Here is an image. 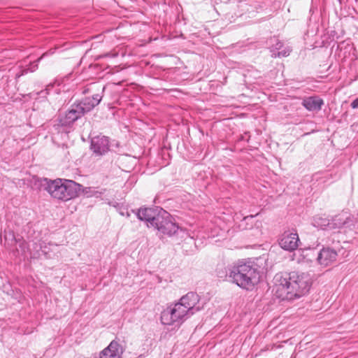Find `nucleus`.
<instances>
[{
    "label": "nucleus",
    "instance_id": "f257e3e1",
    "mask_svg": "<svg viewBox=\"0 0 358 358\" xmlns=\"http://www.w3.org/2000/svg\"><path fill=\"white\" fill-rule=\"evenodd\" d=\"M278 282L276 293L282 301H292L306 294L312 285V278L308 273L291 271L277 274Z\"/></svg>",
    "mask_w": 358,
    "mask_h": 358
},
{
    "label": "nucleus",
    "instance_id": "f03ea898",
    "mask_svg": "<svg viewBox=\"0 0 358 358\" xmlns=\"http://www.w3.org/2000/svg\"><path fill=\"white\" fill-rule=\"evenodd\" d=\"M226 278L243 289L252 290L259 282L260 273L257 264L239 261L227 268Z\"/></svg>",
    "mask_w": 358,
    "mask_h": 358
},
{
    "label": "nucleus",
    "instance_id": "7ed1b4c3",
    "mask_svg": "<svg viewBox=\"0 0 358 358\" xmlns=\"http://www.w3.org/2000/svg\"><path fill=\"white\" fill-rule=\"evenodd\" d=\"M159 210V214L155 218L153 227L158 231L159 236L162 238V236H172L176 234L178 229L179 226L176 222L175 219L172 215L163 208Z\"/></svg>",
    "mask_w": 358,
    "mask_h": 358
},
{
    "label": "nucleus",
    "instance_id": "20e7f679",
    "mask_svg": "<svg viewBox=\"0 0 358 358\" xmlns=\"http://www.w3.org/2000/svg\"><path fill=\"white\" fill-rule=\"evenodd\" d=\"M111 143L108 136L101 134L92 136L90 149L96 157L103 156L110 150Z\"/></svg>",
    "mask_w": 358,
    "mask_h": 358
},
{
    "label": "nucleus",
    "instance_id": "39448f33",
    "mask_svg": "<svg viewBox=\"0 0 358 358\" xmlns=\"http://www.w3.org/2000/svg\"><path fill=\"white\" fill-rule=\"evenodd\" d=\"M83 116L82 113L78 108V106H76V103H74L64 115H59L57 119L58 122L55 124V127L57 129L59 127H64L65 129H69L71 127L76 120Z\"/></svg>",
    "mask_w": 358,
    "mask_h": 358
},
{
    "label": "nucleus",
    "instance_id": "423d86ee",
    "mask_svg": "<svg viewBox=\"0 0 358 358\" xmlns=\"http://www.w3.org/2000/svg\"><path fill=\"white\" fill-rule=\"evenodd\" d=\"M63 178H57L55 180H50L48 178H43L41 182V185L44 187L52 197L65 201V194L62 187Z\"/></svg>",
    "mask_w": 358,
    "mask_h": 358
},
{
    "label": "nucleus",
    "instance_id": "0eeeda50",
    "mask_svg": "<svg viewBox=\"0 0 358 358\" xmlns=\"http://www.w3.org/2000/svg\"><path fill=\"white\" fill-rule=\"evenodd\" d=\"M161 209L162 208L159 207L140 208L138 210H131V212L136 215L139 220L147 222L148 227H152L154 222H155V218L159 214V210H158Z\"/></svg>",
    "mask_w": 358,
    "mask_h": 358
},
{
    "label": "nucleus",
    "instance_id": "6e6552de",
    "mask_svg": "<svg viewBox=\"0 0 358 358\" xmlns=\"http://www.w3.org/2000/svg\"><path fill=\"white\" fill-rule=\"evenodd\" d=\"M299 242L296 232L285 231L278 240L280 246L285 250L294 251L298 247Z\"/></svg>",
    "mask_w": 358,
    "mask_h": 358
},
{
    "label": "nucleus",
    "instance_id": "1a4fd4ad",
    "mask_svg": "<svg viewBox=\"0 0 358 358\" xmlns=\"http://www.w3.org/2000/svg\"><path fill=\"white\" fill-rule=\"evenodd\" d=\"M124 351L117 340H113L99 354V358H121Z\"/></svg>",
    "mask_w": 358,
    "mask_h": 358
},
{
    "label": "nucleus",
    "instance_id": "9d476101",
    "mask_svg": "<svg viewBox=\"0 0 358 358\" xmlns=\"http://www.w3.org/2000/svg\"><path fill=\"white\" fill-rule=\"evenodd\" d=\"M200 297L196 292H190L182 296L180 302L189 310L190 313L194 314L202 308V307L197 306Z\"/></svg>",
    "mask_w": 358,
    "mask_h": 358
},
{
    "label": "nucleus",
    "instance_id": "9b49d317",
    "mask_svg": "<svg viewBox=\"0 0 358 358\" xmlns=\"http://www.w3.org/2000/svg\"><path fill=\"white\" fill-rule=\"evenodd\" d=\"M62 187L65 194V201L80 196V184L74 180L63 178Z\"/></svg>",
    "mask_w": 358,
    "mask_h": 358
},
{
    "label": "nucleus",
    "instance_id": "f8f14e48",
    "mask_svg": "<svg viewBox=\"0 0 358 358\" xmlns=\"http://www.w3.org/2000/svg\"><path fill=\"white\" fill-rule=\"evenodd\" d=\"M101 96L99 94L93 95L92 97H85L81 99L78 103H76L78 106V110L84 115L85 113L91 111L95 106L99 105L101 101Z\"/></svg>",
    "mask_w": 358,
    "mask_h": 358
},
{
    "label": "nucleus",
    "instance_id": "ddd939ff",
    "mask_svg": "<svg viewBox=\"0 0 358 358\" xmlns=\"http://www.w3.org/2000/svg\"><path fill=\"white\" fill-rule=\"evenodd\" d=\"M312 224L313 225V227L316 228L326 230L340 227L341 225L344 224V222L339 223L338 224H337L335 222V220H331L327 217L316 215L313 218Z\"/></svg>",
    "mask_w": 358,
    "mask_h": 358
},
{
    "label": "nucleus",
    "instance_id": "4468645a",
    "mask_svg": "<svg viewBox=\"0 0 358 358\" xmlns=\"http://www.w3.org/2000/svg\"><path fill=\"white\" fill-rule=\"evenodd\" d=\"M337 252L329 248H323L317 255V262L322 266H327L336 259Z\"/></svg>",
    "mask_w": 358,
    "mask_h": 358
},
{
    "label": "nucleus",
    "instance_id": "2eb2a0df",
    "mask_svg": "<svg viewBox=\"0 0 358 358\" xmlns=\"http://www.w3.org/2000/svg\"><path fill=\"white\" fill-rule=\"evenodd\" d=\"M271 43L270 50L273 57H287L289 55L291 50L289 48H283V43L278 38H271Z\"/></svg>",
    "mask_w": 358,
    "mask_h": 358
},
{
    "label": "nucleus",
    "instance_id": "dca6fc26",
    "mask_svg": "<svg viewBox=\"0 0 358 358\" xmlns=\"http://www.w3.org/2000/svg\"><path fill=\"white\" fill-rule=\"evenodd\" d=\"M161 322L164 325H180V320L176 310H172L169 307L164 310L161 313Z\"/></svg>",
    "mask_w": 358,
    "mask_h": 358
},
{
    "label": "nucleus",
    "instance_id": "f3484780",
    "mask_svg": "<svg viewBox=\"0 0 358 358\" xmlns=\"http://www.w3.org/2000/svg\"><path fill=\"white\" fill-rule=\"evenodd\" d=\"M323 105V99L318 96L306 97L302 101V106L308 111H320Z\"/></svg>",
    "mask_w": 358,
    "mask_h": 358
},
{
    "label": "nucleus",
    "instance_id": "a211bd4d",
    "mask_svg": "<svg viewBox=\"0 0 358 358\" xmlns=\"http://www.w3.org/2000/svg\"><path fill=\"white\" fill-rule=\"evenodd\" d=\"M172 310H176L179 318L180 320V323H182L187 318L193 315L194 314L190 313L189 310H187L180 301L176 303L173 307H169Z\"/></svg>",
    "mask_w": 358,
    "mask_h": 358
},
{
    "label": "nucleus",
    "instance_id": "6ab92c4d",
    "mask_svg": "<svg viewBox=\"0 0 358 358\" xmlns=\"http://www.w3.org/2000/svg\"><path fill=\"white\" fill-rule=\"evenodd\" d=\"M92 187H83V185H80V195H84L87 197H91L96 193Z\"/></svg>",
    "mask_w": 358,
    "mask_h": 358
},
{
    "label": "nucleus",
    "instance_id": "aec40b11",
    "mask_svg": "<svg viewBox=\"0 0 358 358\" xmlns=\"http://www.w3.org/2000/svg\"><path fill=\"white\" fill-rule=\"evenodd\" d=\"M52 85H48L45 90H43L37 93L38 98L45 99L47 95L49 94L50 88H52Z\"/></svg>",
    "mask_w": 358,
    "mask_h": 358
},
{
    "label": "nucleus",
    "instance_id": "412c9836",
    "mask_svg": "<svg viewBox=\"0 0 358 358\" xmlns=\"http://www.w3.org/2000/svg\"><path fill=\"white\" fill-rule=\"evenodd\" d=\"M131 213H132V212L131 211L129 212L127 210H121L120 212V215H122L123 216H126L127 217H130Z\"/></svg>",
    "mask_w": 358,
    "mask_h": 358
},
{
    "label": "nucleus",
    "instance_id": "4be33fe9",
    "mask_svg": "<svg viewBox=\"0 0 358 358\" xmlns=\"http://www.w3.org/2000/svg\"><path fill=\"white\" fill-rule=\"evenodd\" d=\"M352 108H358V98L355 99L350 104Z\"/></svg>",
    "mask_w": 358,
    "mask_h": 358
},
{
    "label": "nucleus",
    "instance_id": "5701e85b",
    "mask_svg": "<svg viewBox=\"0 0 358 358\" xmlns=\"http://www.w3.org/2000/svg\"><path fill=\"white\" fill-rule=\"evenodd\" d=\"M38 68V64H31V66L29 68V71L34 72Z\"/></svg>",
    "mask_w": 358,
    "mask_h": 358
},
{
    "label": "nucleus",
    "instance_id": "b1692460",
    "mask_svg": "<svg viewBox=\"0 0 358 358\" xmlns=\"http://www.w3.org/2000/svg\"><path fill=\"white\" fill-rule=\"evenodd\" d=\"M28 71H29V69H24L22 71L20 74H17L16 76L18 78L21 76H23V75L26 74L28 72Z\"/></svg>",
    "mask_w": 358,
    "mask_h": 358
},
{
    "label": "nucleus",
    "instance_id": "393cba45",
    "mask_svg": "<svg viewBox=\"0 0 358 358\" xmlns=\"http://www.w3.org/2000/svg\"><path fill=\"white\" fill-rule=\"evenodd\" d=\"M218 276H219L220 278H222V277H224V276H225V277H226V273H222V274H221V273H220V272L219 271V272H218Z\"/></svg>",
    "mask_w": 358,
    "mask_h": 358
},
{
    "label": "nucleus",
    "instance_id": "a878e982",
    "mask_svg": "<svg viewBox=\"0 0 358 358\" xmlns=\"http://www.w3.org/2000/svg\"><path fill=\"white\" fill-rule=\"evenodd\" d=\"M240 141H243L244 140V137L243 136H241L240 138H239Z\"/></svg>",
    "mask_w": 358,
    "mask_h": 358
}]
</instances>
